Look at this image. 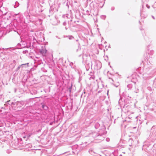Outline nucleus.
<instances>
[{"mask_svg": "<svg viewBox=\"0 0 156 156\" xmlns=\"http://www.w3.org/2000/svg\"><path fill=\"white\" fill-rule=\"evenodd\" d=\"M98 133H94L93 134V137L94 138H96V139L99 140H100L102 141L104 139V137L103 135L105 134V133H102V132L99 131Z\"/></svg>", "mask_w": 156, "mask_h": 156, "instance_id": "nucleus-1", "label": "nucleus"}, {"mask_svg": "<svg viewBox=\"0 0 156 156\" xmlns=\"http://www.w3.org/2000/svg\"><path fill=\"white\" fill-rule=\"evenodd\" d=\"M94 126L96 129L99 128L100 131L102 132V133L104 134L105 132V127L103 123H101V124H100L98 122H97L95 123Z\"/></svg>", "mask_w": 156, "mask_h": 156, "instance_id": "nucleus-2", "label": "nucleus"}, {"mask_svg": "<svg viewBox=\"0 0 156 156\" xmlns=\"http://www.w3.org/2000/svg\"><path fill=\"white\" fill-rule=\"evenodd\" d=\"M93 64L95 66V69H99L101 68V63L99 61L94 60L93 61Z\"/></svg>", "mask_w": 156, "mask_h": 156, "instance_id": "nucleus-3", "label": "nucleus"}, {"mask_svg": "<svg viewBox=\"0 0 156 156\" xmlns=\"http://www.w3.org/2000/svg\"><path fill=\"white\" fill-rule=\"evenodd\" d=\"M27 43L25 41H21V44H17L18 47L19 48H29L30 46H27Z\"/></svg>", "mask_w": 156, "mask_h": 156, "instance_id": "nucleus-4", "label": "nucleus"}, {"mask_svg": "<svg viewBox=\"0 0 156 156\" xmlns=\"http://www.w3.org/2000/svg\"><path fill=\"white\" fill-rule=\"evenodd\" d=\"M92 64H93L90 61H88L86 60L85 63V66L86 70L88 71L90 67L92 66Z\"/></svg>", "mask_w": 156, "mask_h": 156, "instance_id": "nucleus-5", "label": "nucleus"}, {"mask_svg": "<svg viewBox=\"0 0 156 156\" xmlns=\"http://www.w3.org/2000/svg\"><path fill=\"white\" fill-rule=\"evenodd\" d=\"M89 152L91 154L95 156H96L98 154L93 148L90 149Z\"/></svg>", "mask_w": 156, "mask_h": 156, "instance_id": "nucleus-6", "label": "nucleus"}, {"mask_svg": "<svg viewBox=\"0 0 156 156\" xmlns=\"http://www.w3.org/2000/svg\"><path fill=\"white\" fill-rule=\"evenodd\" d=\"M89 76H90L89 78L90 80H94V79L95 77L94 75V73L93 72H90V73L89 74Z\"/></svg>", "mask_w": 156, "mask_h": 156, "instance_id": "nucleus-7", "label": "nucleus"}, {"mask_svg": "<svg viewBox=\"0 0 156 156\" xmlns=\"http://www.w3.org/2000/svg\"><path fill=\"white\" fill-rule=\"evenodd\" d=\"M23 105V102L22 101L16 102V106L18 107H21Z\"/></svg>", "mask_w": 156, "mask_h": 156, "instance_id": "nucleus-8", "label": "nucleus"}, {"mask_svg": "<svg viewBox=\"0 0 156 156\" xmlns=\"http://www.w3.org/2000/svg\"><path fill=\"white\" fill-rule=\"evenodd\" d=\"M47 51V50L45 48L44 49H42L40 50V52L42 55H45Z\"/></svg>", "mask_w": 156, "mask_h": 156, "instance_id": "nucleus-9", "label": "nucleus"}, {"mask_svg": "<svg viewBox=\"0 0 156 156\" xmlns=\"http://www.w3.org/2000/svg\"><path fill=\"white\" fill-rule=\"evenodd\" d=\"M24 15L25 16H26V18L27 19L29 20L30 19V16L27 12H25L24 13Z\"/></svg>", "mask_w": 156, "mask_h": 156, "instance_id": "nucleus-10", "label": "nucleus"}, {"mask_svg": "<svg viewBox=\"0 0 156 156\" xmlns=\"http://www.w3.org/2000/svg\"><path fill=\"white\" fill-rule=\"evenodd\" d=\"M155 130L154 133L156 132V126H153L151 129V132Z\"/></svg>", "mask_w": 156, "mask_h": 156, "instance_id": "nucleus-11", "label": "nucleus"}, {"mask_svg": "<svg viewBox=\"0 0 156 156\" xmlns=\"http://www.w3.org/2000/svg\"><path fill=\"white\" fill-rule=\"evenodd\" d=\"M153 74H154L153 73H151V75H150L149 76H146V74H145L143 75V76H144V77L146 78V79H147V78H149V77H152V75Z\"/></svg>", "mask_w": 156, "mask_h": 156, "instance_id": "nucleus-12", "label": "nucleus"}, {"mask_svg": "<svg viewBox=\"0 0 156 156\" xmlns=\"http://www.w3.org/2000/svg\"><path fill=\"white\" fill-rule=\"evenodd\" d=\"M42 108H43L45 110L47 109L48 108L47 106L44 105H42Z\"/></svg>", "mask_w": 156, "mask_h": 156, "instance_id": "nucleus-13", "label": "nucleus"}, {"mask_svg": "<svg viewBox=\"0 0 156 156\" xmlns=\"http://www.w3.org/2000/svg\"><path fill=\"white\" fill-rule=\"evenodd\" d=\"M27 65V64H21V65H22V66L21 67V68L22 69L23 68L26 67Z\"/></svg>", "mask_w": 156, "mask_h": 156, "instance_id": "nucleus-14", "label": "nucleus"}, {"mask_svg": "<svg viewBox=\"0 0 156 156\" xmlns=\"http://www.w3.org/2000/svg\"><path fill=\"white\" fill-rule=\"evenodd\" d=\"M127 87L129 88H131L132 87V85L131 84H129L127 85Z\"/></svg>", "mask_w": 156, "mask_h": 156, "instance_id": "nucleus-15", "label": "nucleus"}, {"mask_svg": "<svg viewBox=\"0 0 156 156\" xmlns=\"http://www.w3.org/2000/svg\"><path fill=\"white\" fill-rule=\"evenodd\" d=\"M69 38L70 40L72 39H73L74 38V37L72 36H69Z\"/></svg>", "mask_w": 156, "mask_h": 156, "instance_id": "nucleus-16", "label": "nucleus"}, {"mask_svg": "<svg viewBox=\"0 0 156 156\" xmlns=\"http://www.w3.org/2000/svg\"><path fill=\"white\" fill-rule=\"evenodd\" d=\"M22 65H20L18 67L16 71L19 70L20 68H21V67L22 66Z\"/></svg>", "mask_w": 156, "mask_h": 156, "instance_id": "nucleus-17", "label": "nucleus"}, {"mask_svg": "<svg viewBox=\"0 0 156 156\" xmlns=\"http://www.w3.org/2000/svg\"><path fill=\"white\" fill-rule=\"evenodd\" d=\"M11 105H16V102H11Z\"/></svg>", "mask_w": 156, "mask_h": 156, "instance_id": "nucleus-18", "label": "nucleus"}, {"mask_svg": "<svg viewBox=\"0 0 156 156\" xmlns=\"http://www.w3.org/2000/svg\"><path fill=\"white\" fill-rule=\"evenodd\" d=\"M28 53V51L27 50H25V51H23V53L24 54H26V53Z\"/></svg>", "mask_w": 156, "mask_h": 156, "instance_id": "nucleus-19", "label": "nucleus"}, {"mask_svg": "<svg viewBox=\"0 0 156 156\" xmlns=\"http://www.w3.org/2000/svg\"><path fill=\"white\" fill-rule=\"evenodd\" d=\"M147 89H148V90H150V91H151V87H147Z\"/></svg>", "mask_w": 156, "mask_h": 156, "instance_id": "nucleus-20", "label": "nucleus"}, {"mask_svg": "<svg viewBox=\"0 0 156 156\" xmlns=\"http://www.w3.org/2000/svg\"><path fill=\"white\" fill-rule=\"evenodd\" d=\"M10 100L7 101L6 102L7 104L11 105V103H9L10 102Z\"/></svg>", "mask_w": 156, "mask_h": 156, "instance_id": "nucleus-21", "label": "nucleus"}, {"mask_svg": "<svg viewBox=\"0 0 156 156\" xmlns=\"http://www.w3.org/2000/svg\"><path fill=\"white\" fill-rule=\"evenodd\" d=\"M15 3L16 4V6H14V7L15 8H16V7H17L18 6V5H16V4H18V2H16Z\"/></svg>", "mask_w": 156, "mask_h": 156, "instance_id": "nucleus-22", "label": "nucleus"}, {"mask_svg": "<svg viewBox=\"0 0 156 156\" xmlns=\"http://www.w3.org/2000/svg\"><path fill=\"white\" fill-rule=\"evenodd\" d=\"M114 9H115V8L114 7H112L111 8V10L112 11L114 10Z\"/></svg>", "mask_w": 156, "mask_h": 156, "instance_id": "nucleus-23", "label": "nucleus"}, {"mask_svg": "<svg viewBox=\"0 0 156 156\" xmlns=\"http://www.w3.org/2000/svg\"><path fill=\"white\" fill-rule=\"evenodd\" d=\"M63 25L65 26L66 25V22H63Z\"/></svg>", "mask_w": 156, "mask_h": 156, "instance_id": "nucleus-24", "label": "nucleus"}, {"mask_svg": "<svg viewBox=\"0 0 156 156\" xmlns=\"http://www.w3.org/2000/svg\"><path fill=\"white\" fill-rule=\"evenodd\" d=\"M146 6H147V7L148 9H149V8H150V6L148 5L147 4V5H146Z\"/></svg>", "mask_w": 156, "mask_h": 156, "instance_id": "nucleus-25", "label": "nucleus"}, {"mask_svg": "<svg viewBox=\"0 0 156 156\" xmlns=\"http://www.w3.org/2000/svg\"><path fill=\"white\" fill-rule=\"evenodd\" d=\"M7 152L8 153H10V151H9V150H7Z\"/></svg>", "mask_w": 156, "mask_h": 156, "instance_id": "nucleus-26", "label": "nucleus"}, {"mask_svg": "<svg viewBox=\"0 0 156 156\" xmlns=\"http://www.w3.org/2000/svg\"><path fill=\"white\" fill-rule=\"evenodd\" d=\"M51 11H52V12H53L52 9V8H51H51H50V12H51Z\"/></svg>", "mask_w": 156, "mask_h": 156, "instance_id": "nucleus-27", "label": "nucleus"}, {"mask_svg": "<svg viewBox=\"0 0 156 156\" xmlns=\"http://www.w3.org/2000/svg\"><path fill=\"white\" fill-rule=\"evenodd\" d=\"M53 122H51L50 123V125H51L52 124Z\"/></svg>", "mask_w": 156, "mask_h": 156, "instance_id": "nucleus-28", "label": "nucleus"}, {"mask_svg": "<svg viewBox=\"0 0 156 156\" xmlns=\"http://www.w3.org/2000/svg\"><path fill=\"white\" fill-rule=\"evenodd\" d=\"M108 92H109V90H108L107 92V94L108 95Z\"/></svg>", "mask_w": 156, "mask_h": 156, "instance_id": "nucleus-29", "label": "nucleus"}, {"mask_svg": "<svg viewBox=\"0 0 156 156\" xmlns=\"http://www.w3.org/2000/svg\"><path fill=\"white\" fill-rule=\"evenodd\" d=\"M152 18L154 19H155V18H154V17L153 16H152Z\"/></svg>", "mask_w": 156, "mask_h": 156, "instance_id": "nucleus-30", "label": "nucleus"}, {"mask_svg": "<svg viewBox=\"0 0 156 156\" xmlns=\"http://www.w3.org/2000/svg\"><path fill=\"white\" fill-rule=\"evenodd\" d=\"M96 156H101L99 154H97V155Z\"/></svg>", "mask_w": 156, "mask_h": 156, "instance_id": "nucleus-31", "label": "nucleus"}, {"mask_svg": "<svg viewBox=\"0 0 156 156\" xmlns=\"http://www.w3.org/2000/svg\"><path fill=\"white\" fill-rule=\"evenodd\" d=\"M1 141H2V140H0V143L2 144V143L1 142Z\"/></svg>", "mask_w": 156, "mask_h": 156, "instance_id": "nucleus-32", "label": "nucleus"}, {"mask_svg": "<svg viewBox=\"0 0 156 156\" xmlns=\"http://www.w3.org/2000/svg\"><path fill=\"white\" fill-rule=\"evenodd\" d=\"M65 29L67 30V28L66 27H65Z\"/></svg>", "mask_w": 156, "mask_h": 156, "instance_id": "nucleus-33", "label": "nucleus"}, {"mask_svg": "<svg viewBox=\"0 0 156 156\" xmlns=\"http://www.w3.org/2000/svg\"><path fill=\"white\" fill-rule=\"evenodd\" d=\"M16 62V61L15 60H14L13 62Z\"/></svg>", "mask_w": 156, "mask_h": 156, "instance_id": "nucleus-34", "label": "nucleus"}, {"mask_svg": "<svg viewBox=\"0 0 156 156\" xmlns=\"http://www.w3.org/2000/svg\"><path fill=\"white\" fill-rule=\"evenodd\" d=\"M87 13L89 12V11H87Z\"/></svg>", "mask_w": 156, "mask_h": 156, "instance_id": "nucleus-35", "label": "nucleus"}, {"mask_svg": "<svg viewBox=\"0 0 156 156\" xmlns=\"http://www.w3.org/2000/svg\"><path fill=\"white\" fill-rule=\"evenodd\" d=\"M6 105H6L5 104L4 105V106H6Z\"/></svg>", "mask_w": 156, "mask_h": 156, "instance_id": "nucleus-36", "label": "nucleus"}, {"mask_svg": "<svg viewBox=\"0 0 156 156\" xmlns=\"http://www.w3.org/2000/svg\"><path fill=\"white\" fill-rule=\"evenodd\" d=\"M78 49H77L76 50V51H78Z\"/></svg>", "mask_w": 156, "mask_h": 156, "instance_id": "nucleus-37", "label": "nucleus"}, {"mask_svg": "<svg viewBox=\"0 0 156 156\" xmlns=\"http://www.w3.org/2000/svg\"><path fill=\"white\" fill-rule=\"evenodd\" d=\"M106 140H107V141H108V139H106Z\"/></svg>", "mask_w": 156, "mask_h": 156, "instance_id": "nucleus-38", "label": "nucleus"}, {"mask_svg": "<svg viewBox=\"0 0 156 156\" xmlns=\"http://www.w3.org/2000/svg\"><path fill=\"white\" fill-rule=\"evenodd\" d=\"M106 140H107V141H108V139H106Z\"/></svg>", "mask_w": 156, "mask_h": 156, "instance_id": "nucleus-39", "label": "nucleus"}, {"mask_svg": "<svg viewBox=\"0 0 156 156\" xmlns=\"http://www.w3.org/2000/svg\"><path fill=\"white\" fill-rule=\"evenodd\" d=\"M4 108V107H2L1 108Z\"/></svg>", "mask_w": 156, "mask_h": 156, "instance_id": "nucleus-40", "label": "nucleus"}, {"mask_svg": "<svg viewBox=\"0 0 156 156\" xmlns=\"http://www.w3.org/2000/svg\"><path fill=\"white\" fill-rule=\"evenodd\" d=\"M72 87H70V89Z\"/></svg>", "mask_w": 156, "mask_h": 156, "instance_id": "nucleus-41", "label": "nucleus"}]
</instances>
